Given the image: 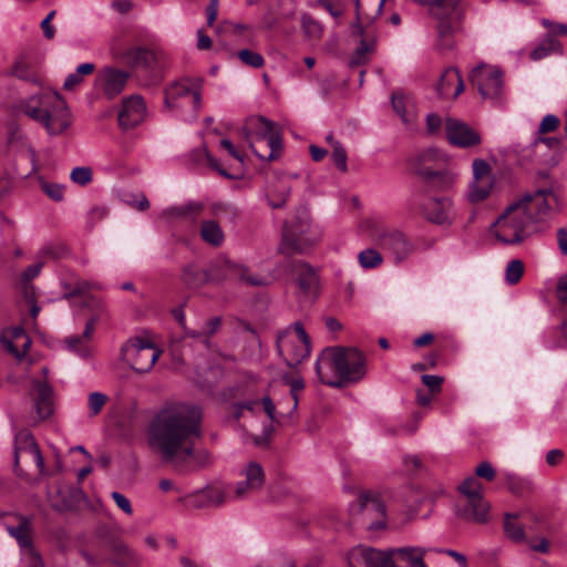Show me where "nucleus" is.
<instances>
[{
	"label": "nucleus",
	"instance_id": "f257e3e1",
	"mask_svg": "<svg viewBox=\"0 0 567 567\" xmlns=\"http://www.w3.org/2000/svg\"><path fill=\"white\" fill-rule=\"evenodd\" d=\"M203 413L198 405L184 402L166 403L148 425V444L166 463L178 471L197 470L209 460L205 450H196L202 435Z\"/></svg>",
	"mask_w": 567,
	"mask_h": 567
},
{
	"label": "nucleus",
	"instance_id": "f03ea898",
	"mask_svg": "<svg viewBox=\"0 0 567 567\" xmlns=\"http://www.w3.org/2000/svg\"><path fill=\"white\" fill-rule=\"evenodd\" d=\"M557 208L551 186L538 188L509 204L491 226V233L502 244H520L539 231Z\"/></svg>",
	"mask_w": 567,
	"mask_h": 567
},
{
	"label": "nucleus",
	"instance_id": "7ed1b4c3",
	"mask_svg": "<svg viewBox=\"0 0 567 567\" xmlns=\"http://www.w3.org/2000/svg\"><path fill=\"white\" fill-rule=\"evenodd\" d=\"M19 110L41 124L51 136L63 134L72 124L70 110L56 92H42L22 100Z\"/></svg>",
	"mask_w": 567,
	"mask_h": 567
},
{
	"label": "nucleus",
	"instance_id": "20e7f679",
	"mask_svg": "<svg viewBox=\"0 0 567 567\" xmlns=\"http://www.w3.org/2000/svg\"><path fill=\"white\" fill-rule=\"evenodd\" d=\"M221 279L239 280L254 287L267 286L270 282L268 277L251 275L244 265L230 261L214 266L210 270L203 269L195 264H188L183 267L181 275V280L190 289H198L209 281Z\"/></svg>",
	"mask_w": 567,
	"mask_h": 567
},
{
	"label": "nucleus",
	"instance_id": "39448f33",
	"mask_svg": "<svg viewBox=\"0 0 567 567\" xmlns=\"http://www.w3.org/2000/svg\"><path fill=\"white\" fill-rule=\"evenodd\" d=\"M244 132L257 157L268 162L279 158L284 147L282 137L272 121L262 116L249 117Z\"/></svg>",
	"mask_w": 567,
	"mask_h": 567
},
{
	"label": "nucleus",
	"instance_id": "423d86ee",
	"mask_svg": "<svg viewBox=\"0 0 567 567\" xmlns=\"http://www.w3.org/2000/svg\"><path fill=\"white\" fill-rule=\"evenodd\" d=\"M462 0H424L429 13L436 20V42L440 51L454 48V33L460 29L462 14L460 4Z\"/></svg>",
	"mask_w": 567,
	"mask_h": 567
},
{
	"label": "nucleus",
	"instance_id": "0eeeda50",
	"mask_svg": "<svg viewBox=\"0 0 567 567\" xmlns=\"http://www.w3.org/2000/svg\"><path fill=\"white\" fill-rule=\"evenodd\" d=\"M321 239V231L315 225L307 212L298 214L293 220L286 224L282 231L280 251L287 255L303 254Z\"/></svg>",
	"mask_w": 567,
	"mask_h": 567
},
{
	"label": "nucleus",
	"instance_id": "6e6552de",
	"mask_svg": "<svg viewBox=\"0 0 567 567\" xmlns=\"http://www.w3.org/2000/svg\"><path fill=\"white\" fill-rule=\"evenodd\" d=\"M277 348L289 367H297L310 354V338L302 323L297 321L277 338Z\"/></svg>",
	"mask_w": 567,
	"mask_h": 567
},
{
	"label": "nucleus",
	"instance_id": "1a4fd4ad",
	"mask_svg": "<svg viewBox=\"0 0 567 567\" xmlns=\"http://www.w3.org/2000/svg\"><path fill=\"white\" fill-rule=\"evenodd\" d=\"M200 83L188 78L169 84L165 90V107L171 111L189 110L193 117L202 106Z\"/></svg>",
	"mask_w": 567,
	"mask_h": 567
},
{
	"label": "nucleus",
	"instance_id": "9d476101",
	"mask_svg": "<svg viewBox=\"0 0 567 567\" xmlns=\"http://www.w3.org/2000/svg\"><path fill=\"white\" fill-rule=\"evenodd\" d=\"M161 354L162 350L146 337H136L131 339L122 348L123 360L138 373H146L151 371Z\"/></svg>",
	"mask_w": 567,
	"mask_h": 567
},
{
	"label": "nucleus",
	"instance_id": "9b49d317",
	"mask_svg": "<svg viewBox=\"0 0 567 567\" xmlns=\"http://www.w3.org/2000/svg\"><path fill=\"white\" fill-rule=\"evenodd\" d=\"M371 237L381 249L392 256L396 265L402 264L417 249L415 241L410 240L402 231L396 229H375Z\"/></svg>",
	"mask_w": 567,
	"mask_h": 567
},
{
	"label": "nucleus",
	"instance_id": "f8f14e48",
	"mask_svg": "<svg viewBox=\"0 0 567 567\" xmlns=\"http://www.w3.org/2000/svg\"><path fill=\"white\" fill-rule=\"evenodd\" d=\"M470 81L477 87L482 97L501 101L504 92L503 72L494 65L480 64L470 74Z\"/></svg>",
	"mask_w": 567,
	"mask_h": 567
},
{
	"label": "nucleus",
	"instance_id": "ddd939ff",
	"mask_svg": "<svg viewBox=\"0 0 567 567\" xmlns=\"http://www.w3.org/2000/svg\"><path fill=\"white\" fill-rule=\"evenodd\" d=\"M352 515H362L370 529H380L384 526L385 507L380 495L372 492L361 493L358 499L350 505Z\"/></svg>",
	"mask_w": 567,
	"mask_h": 567
},
{
	"label": "nucleus",
	"instance_id": "4468645a",
	"mask_svg": "<svg viewBox=\"0 0 567 567\" xmlns=\"http://www.w3.org/2000/svg\"><path fill=\"white\" fill-rule=\"evenodd\" d=\"M340 347L326 348L316 360L315 369L321 383L332 388H343Z\"/></svg>",
	"mask_w": 567,
	"mask_h": 567
},
{
	"label": "nucleus",
	"instance_id": "2eb2a0df",
	"mask_svg": "<svg viewBox=\"0 0 567 567\" xmlns=\"http://www.w3.org/2000/svg\"><path fill=\"white\" fill-rule=\"evenodd\" d=\"M131 74L115 66H104L96 73L95 87L107 99H114L125 89Z\"/></svg>",
	"mask_w": 567,
	"mask_h": 567
},
{
	"label": "nucleus",
	"instance_id": "dca6fc26",
	"mask_svg": "<svg viewBox=\"0 0 567 567\" xmlns=\"http://www.w3.org/2000/svg\"><path fill=\"white\" fill-rule=\"evenodd\" d=\"M341 372L344 386L360 382L367 373V359L355 348L340 347Z\"/></svg>",
	"mask_w": 567,
	"mask_h": 567
},
{
	"label": "nucleus",
	"instance_id": "f3484780",
	"mask_svg": "<svg viewBox=\"0 0 567 567\" xmlns=\"http://www.w3.org/2000/svg\"><path fill=\"white\" fill-rule=\"evenodd\" d=\"M460 492L467 497L472 518L476 523H486L489 504L483 497V486L475 477H468L460 485Z\"/></svg>",
	"mask_w": 567,
	"mask_h": 567
},
{
	"label": "nucleus",
	"instance_id": "a211bd4d",
	"mask_svg": "<svg viewBox=\"0 0 567 567\" xmlns=\"http://www.w3.org/2000/svg\"><path fill=\"white\" fill-rule=\"evenodd\" d=\"M445 135L451 145L460 148H470L482 143L477 131L456 118H446Z\"/></svg>",
	"mask_w": 567,
	"mask_h": 567
},
{
	"label": "nucleus",
	"instance_id": "6ab92c4d",
	"mask_svg": "<svg viewBox=\"0 0 567 567\" xmlns=\"http://www.w3.org/2000/svg\"><path fill=\"white\" fill-rule=\"evenodd\" d=\"M27 456L34 462L40 474H45L44 460L33 435L22 430L14 436V467L18 468L21 458Z\"/></svg>",
	"mask_w": 567,
	"mask_h": 567
},
{
	"label": "nucleus",
	"instance_id": "aec40b11",
	"mask_svg": "<svg viewBox=\"0 0 567 567\" xmlns=\"http://www.w3.org/2000/svg\"><path fill=\"white\" fill-rule=\"evenodd\" d=\"M241 476L244 477L239 481L234 489L235 499H243L260 489L265 482V473L262 466L257 462L247 463L241 472Z\"/></svg>",
	"mask_w": 567,
	"mask_h": 567
},
{
	"label": "nucleus",
	"instance_id": "412c9836",
	"mask_svg": "<svg viewBox=\"0 0 567 567\" xmlns=\"http://www.w3.org/2000/svg\"><path fill=\"white\" fill-rule=\"evenodd\" d=\"M146 116V105L142 96L132 95L123 101L118 113V124L128 130L141 124Z\"/></svg>",
	"mask_w": 567,
	"mask_h": 567
},
{
	"label": "nucleus",
	"instance_id": "4be33fe9",
	"mask_svg": "<svg viewBox=\"0 0 567 567\" xmlns=\"http://www.w3.org/2000/svg\"><path fill=\"white\" fill-rule=\"evenodd\" d=\"M126 61L134 66H143L148 70H155L164 60L165 53L158 48H131L125 52Z\"/></svg>",
	"mask_w": 567,
	"mask_h": 567
},
{
	"label": "nucleus",
	"instance_id": "5701e85b",
	"mask_svg": "<svg viewBox=\"0 0 567 567\" xmlns=\"http://www.w3.org/2000/svg\"><path fill=\"white\" fill-rule=\"evenodd\" d=\"M452 200L447 197H432L422 205L423 216L435 224H446L452 220Z\"/></svg>",
	"mask_w": 567,
	"mask_h": 567
},
{
	"label": "nucleus",
	"instance_id": "b1692460",
	"mask_svg": "<svg viewBox=\"0 0 567 567\" xmlns=\"http://www.w3.org/2000/svg\"><path fill=\"white\" fill-rule=\"evenodd\" d=\"M3 348L21 361L31 346V339L21 327L6 331L1 338Z\"/></svg>",
	"mask_w": 567,
	"mask_h": 567
},
{
	"label": "nucleus",
	"instance_id": "393cba45",
	"mask_svg": "<svg viewBox=\"0 0 567 567\" xmlns=\"http://www.w3.org/2000/svg\"><path fill=\"white\" fill-rule=\"evenodd\" d=\"M415 171L431 188L436 190H447L452 188L457 179V174L449 169L435 171L426 165H420L415 167Z\"/></svg>",
	"mask_w": 567,
	"mask_h": 567
},
{
	"label": "nucleus",
	"instance_id": "a878e982",
	"mask_svg": "<svg viewBox=\"0 0 567 567\" xmlns=\"http://www.w3.org/2000/svg\"><path fill=\"white\" fill-rule=\"evenodd\" d=\"M436 91L442 97L456 99L464 91V82L456 68H447L441 75Z\"/></svg>",
	"mask_w": 567,
	"mask_h": 567
},
{
	"label": "nucleus",
	"instance_id": "bb28decb",
	"mask_svg": "<svg viewBox=\"0 0 567 567\" xmlns=\"http://www.w3.org/2000/svg\"><path fill=\"white\" fill-rule=\"evenodd\" d=\"M204 203L188 202L182 205L171 206L162 212V217L167 220L188 219L195 221L204 210Z\"/></svg>",
	"mask_w": 567,
	"mask_h": 567
},
{
	"label": "nucleus",
	"instance_id": "cd10ccee",
	"mask_svg": "<svg viewBox=\"0 0 567 567\" xmlns=\"http://www.w3.org/2000/svg\"><path fill=\"white\" fill-rule=\"evenodd\" d=\"M35 410L41 420L49 417L53 412L52 388L42 381L34 382Z\"/></svg>",
	"mask_w": 567,
	"mask_h": 567
},
{
	"label": "nucleus",
	"instance_id": "c85d7f7f",
	"mask_svg": "<svg viewBox=\"0 0 567 567\" xmlns=\"http://www.w3.org/2000/svg\"><path fill=\"white\" fill-rule=\"evenodd\" d=\"M95 318H91L86 324L83 333L81 336H73L65 339V344L68 348L79 355L86 358L90 355V347L89 341L91 340L93 332L95 330Z\"/></svg>",
	"mask_w": 567,
	"mask_h": 567
},
{
	"label": "nucleus",
	"instance_id": "c756f323",
	"mask_svg": "<svg viewBox=\"0 0 567 567\" xmlns=\"http://www.w3.org/2000/svg\"><path fill=\"white\" fill-rule=\"evenodd\" d=\"M260 409L265 411L271 422L277 421L276 406L269 396H264L261 400H247L236 405L235 417L239 419L243 415V410L257 413Z\"/></svg>",
	"mask_w": 567,
	"mask_h": 567
},
{
	"label": "nucleus",
	"instance_id": "7c9ffc66",
	"mask_svg": "<svg viewBox=\"0 0 567 567\" xmlns=\"http://www.w3.org/2000/svg\"><path fill=\"white\" fill-rule=\"evenodd\" d=\"M6 530L17 540L20 549L33 544L31 520L25 516L19 515L18 524L6 525Z\"/></svg>",
	"mask_w": 567,
	"mask_h": 567
},
{
	"label": "nucleus",
	"instance_id": "2f4dec72",
	"mask_svg": "<svg viewBox=\"0 0 567 567\" xmlns=\"http://www.w3.org/2000/svg\"><path fill=\"white\" fill-rule=\"evenodd\" d=\"M199 235L202 240L212 247H220L225 241V234L220 225L213 219L202 221Z\"/></svg>",
	"mask_w": 567,
	"mask_h": 567
},
{
	"label": "nucleus",
	"instance_id": "473e14b6",
	"mask_svg": "<svg viewBox=\"0 0 567 567\" xmlns=\"http://www.w3.org/2000/svg\"><path fill=\"white\" fill-rule=\"evenodd\" d=\"M526 518V514L506 513L504 517V532L508 538L516 543L525 540L524 524L522 519Z\"/></svg>",
	"mask_w": 567,
	"mask_h": 567
},
{
	"label": "nucleus",
	"instance_id": "72a5a7b5",
	"mask_svg": "<svg viewBox=\"0 0 567 567\" xmlns=\"http://www.w3.org/2000/svg\"><path fill=\"white\" fill-rule=\"evenodd\" d=\"M495 181L472 179L467 187L466 197L471 204L487 199L494 188Z\"/></svg>",
	"mask_w": 567,
	"mask_h": 567
},
{
	"label": "nucleus",
	"instance_id": "f704fd0d",
	"mask_svg": "<svg viewBox=\"0 0 567 567\" xmlns=\"http://www.w3.org/2000/svg\"><path fill=\"white\" fill-rule=\"evenodd\" d=\"M226 494L218 487H207L194 495L196 506H219L224 504Z\"/></svg>",
	"mask_w": 567,
	"mask_h": 567
},
{
	"label": "nucleus",
	"instance_id": "c9c22d12",
	"mask_svg": "<svg viewBox=\"0 0 567 567\" xmlns=\"http://www.w3.org/2000/svg\"><path fill=\"white\" fill-rule=\"evenodd\" d=\"M391 102L393 110L401 117L402 122L408 126H412L415 122L416 114L414 107L408 104L404 95L401 93H393Z\"/></svg>",
	"mask_w": 567,
	"mask_h": 567
},
{
	"label": "nucleus",
	"instance_id": "e433bc0d",
	"mask_svg": "<svg viewBox=\"0 0 567 567\" xmlns=\"http://www.w3.org/2000/svg\"><path fill=\"white\" fill-rule=\"evenodd\" d=\"M394 555L409 563L411 567H427L424 563V555L427 551L423 547H401L393 549Z\"/></svg>",
	"mask_w": 567,
	"mask_h": 567
},
{
	"label": "nucleus",
	"instance_id": "4c0bfd02",
	"mask_svg": "<svg viewBox=\"0 0 567 567\" xmlns=\"http://www.w3.org/2000/svg\"><path fill=\"white\" fill-rule=\"evenodd\" d=\"M298 285L306 293H311L317 289L318 278L315 270L306 264L298 265Z\"/></svg>",
	"mask_w": 567,
	"mask_h": 567
},
{
	"label": "nucleus",
	"instance_id": "58836bf2",
	"mask_svg": "<svg viewBox=\"0 0 567 567\" xmlns=\"http://www.w3.org/2000/svg\"><path fill=\"white\" fill-rule=\"evenodd\" d=\"M94 70H95L94 63L87 62V63L80 64L76 68L75 72L69 74L65 78L64 83H63V89L66 91L75 90L83 82V78L85 75L92 74L94 72Z\"/></svg>",
	"mask_w": 567,
	"mask_h": 567
},
{
	"label": "nucleus",
	"instance_id": "ea45409f",
	"mask_svg": "<svg viewBox=\"0 0 567 567\" xmlns=\"http://www.w3.org/2000/svg\"><path fill=\"white\" fill-rule=\"evenodd\" d=\"M290 194V186L286 181H278L276 185H274V188L268 194V204L272 208H280L282 207Z\"/></svg>",
	"mask_w": 567,
	"mask_h": 567
},
{
	"label": "nucleus",
	"instance_id": "a19ab883",
	"mask_svg": "<svg viewBox=\"0 0 567 567\" xmlns=\"http://www.w3.org/2000/svg\"><path fill=\"white\" fill-rule=\"evenodd\" d=\"M111 559L121 567H128L137 561L134 553L122 543L114 544Z\"/></svg>",
	"mask_w": 567,
	"mask_h": 567
},
{
	"label": "nucleus",
	"instance_id": "79ce46f5",
	"mask_svg": "<svg viewBox=\"0 0 567 567\" xmlns=\"http://www.w3.org/2000/svg\"><path fill=\"white\" fill-rule=\"evenodd\" d=\"M551 52H561V44L553 35H548L530 52V59L534 61L542 60Z\"/></svg>",
	"mask_w": 567,
	"mask_h": 567
},
{
	"label": "nucleus",
	"instance_id": "37998d69",
	"mask_svg": "<svg viewBox=\"0 0 567 567\" xmlns=\"http://www.w3.org/2000/svg\"><path fill=\"white\" fill-rule=\"evenodd\" d=\"M358 261L363 269H373L382 264L383 257L377 249L365 248L358 254Z\"/></svg>",
	"mask_w": 567,
	"mask_h": 567
},
{
	"label": "nucleus",
	"instance_id": "c03bdc74",
	"mask_svg": "<svg viewBox=\"0 0 567 567\" xmlns=\"http://www.w3.org/2000/svg\"><path fill=\"white\" fill-rule=\"evenodd\" d=\"M23 567H43L44 563L34 544L20 549Z\"/></svg>",
	"mask_w": 567,
	"mask_h": 567
},
{
	"label": "nucleus",
	"instance_id": "a18cd8bd",
	"mask_svg": "<svg viewBox=\"0 0 567 567\" xmlns=\"http://www.w3.org/2000/svg\"><path fill=\"white\" fill-rule=\"evenodd\" d=\"M210 213L216 218L235 220L238 216L236 206L229 203L216 202L210 205Z\"/></svg>",
	"mask_w": 567,
	"mask_h": 567
},
{
	"label": "nucleus",
	"instance_id": "49530a36",
	"mask_svg": "<svg viewBox=\"0 0 567 567\" xmlns=\"http://www.w3.org/2000/svg\"><path fill=\"white\" fill-rule=\"evenodd\" d=\"M472 179L494 181L491 165L483 158H474L472 162Z\"/></svg>",
	"mask_w": 567,
	"mask_h": 567
},
{
	"label": "nucleus",
	"instance_id": "de8ad7c7",
	"mask_svg": "<svg viewBox=\"0 0 567 567\" xmlns=\"http://www.w3.org/2000/svg\"><path fill=\"white\" fill-rule=\"evenodd\" d=\"M301 27L309 39H319L322 35L321 24L309 14L301 16Z\"/></svg>",
	"mask_w": 567,
	"mask_h": 567
},
{
	"label": "nucleus",
	"instance_id": "09e8293b",
	"mask_svg": "<svg viewBox=\"0 0 567 567\" xmlns=\"http://www.w3.org/2000/svg\"><path fill=\"white\" fill-rule=\"evenodd\" d=\"M524 274V264L519 259L511 260L505 269V280L508 285H516Z\"/></svg>",
	"mask_w": 567,
	"mask_h": 567
},
{
	"label": "nucleus",
	"instance_id": "8fccbe9b",
	"mask_svg": "<svg viewBox=\"0 0 567 567\" xmlns=\"http://www.w3.org/2000/svg\"><path fill=\"white\" fill-rule=\"evenodd\" d=\"M506 484L509 491L515 494H523L532 489V482L528 478L515 474H506Z\"/></svg>",
	"mask_w": 567,
	"mask_h": 567
},
{
	"label": "nucleus",
	"instance_id": "3c124183",
	"mask_svg": "<svg viewBox=\"0 0 567 567\" xmlns=\"http://www.w3.org/2000/svg\"><path fill=\"white\" fill-rule=\"evenodd\" d=\"M221 327V318L213 317L205 321L200 328V333L203 334V343L209 348L210 347V338L217 333V331Z\"/></svg>",
	"mask_w": 567,
	"mask_h": 567
},
{
	"label": "nucleus",
	"instance_id": "603ef678",
	"mask_svg": "<svg viewBox=\"0 0 567 567\" xmlns=\"http://www.w3.org/2000/svg\"><path fill=\"white\" fill-rule=\"evenodd\" d=\"M42 192L52 200L61 202L64 198V186L56 183H50L43 178L39 179Z\"/></svg>",
	"mask_w": 567,
	"mask_h": 567
},
{
	"label": "nucleus",
	"instance_id": "864d4df0",
	"mask_svg": "<svg viewBox=\"0 0 567 567\" xmlns=\"http://www.w3.org/2000/svg\"><path fill=\"white\" fill-rule=\"evenodd\" d=\"M237 55L244 64L255 69H259L265 64L262 55L249 49L240 50Z\"/></svg>",
	"mask_w": 567,
	"mask_h": 567
},
{
	"label": "nucleus",
	"instance_id": "5fc2aeb1",
	"mask_svg": "<svg viewBox=\"0 0 567 567\" xmlns=\"http://www.w3.org/2000/svg\"><path fill=\"white\" fill-rule=\"evenodd\" d=\"M11 74L22 80H32L33 76L27 56L21 55L16 60L12 65Z\"/></svg>",
	"mask_w": 567,
	"mask_h": 567
},
{
	"label": "nucleus",
	"instance_id": "6e6d98bb",
	"mask_svg": "<svg viewBox=\"0 0 567 567\" xmlns=\"http://www.w3.org/2000/svg\"><path fill=\"white\" fill-rule=\"evenodd\" d=\"M107 402V396L101 392H92L89 395L87 399V406L90 411L91 416L97 415L102 409L104 408L105 403Z\"/></svg>",
	"mask_w": 567,
	"mask_h": 567
},
{
	"label": "nucleus",
	"instance_id": "4d7b16f0",
	"mask_svg": "<svg viewBox=\"0 0 567 567\" xmlns=\"http://www.w3.org/2000/svg\"><path fill=\"white\" fill-rule=\"evenodd\" d=\"M332 159L336 164V166L341 171V172H347L348 169V165H347V159H348V156H347V152L344 150V147L341 145L340 142L338 141H333V147H332Z\"/></svg>",
	"mask_w": 567,
	"mask_h": 567
},
{
	"label": "nucleus",
	"instance_id": "13d9d810",
	"mask_svg": "<svg viewBox=\"0 0 567 567\" xmlns=\"http://www.w3.org/2000/svg\"><path fill=\"white\" fill-rule=\"evenodd\" d=\"M70 178L73 183L84 186L92 181V169L85 166L74 167Z\"/></svg>",
	"mask_w": 567,
	"mask_h": 567
},
{
	"label": "nucleus",
	"instance_id": "bf43d9fd",
	"mask_svg": "<svg viewBox=\"0 0 567 567\" xmlns=\"http://www.w3.org/2000/svg\"><path fill=\"white\" fill-rule=\"evenodd\" d=\"M290 386V396L292 400L291 412L296 411L299 403V393L305 388V382L301 378L289 379L286 381Z\"/></svg>",
	"mask_w": 567,
	"mask_h": 567
},
{
	"label": "nucleus",
	"instance_id": "052dcab7",
	"mask_svg": "<svg viewBox=\"0 0 567 567\" xmlns=\"http://www.w3.org/2000/svg\"><path fill=\"white\" fill-rule=\"evenodd\" d=\"M373 49V43L362 40L351 58L352 65H360L367 62V55Z\"/></svg>",
	"mask_w": 567,
	"mask_h": 567
},
{
	"label": "nucleus",
	"instance_id": "680f3d73",
	"mask_svg": "<svg viewBox=\"0 0 567 567\" xmlns=\"http://www.w3.org/2000/svg\"><path fill=\"white\" fill-rule=\"evenodd\" d=\"M559 123L560 121L558 116L554 114H547L546 116L543 117L539 124L538 133L544 134L554 132L558 127Z\"/></svg>",
	"mask_w": 567,
	"mask_h": 567
},
{
	"label": "nucleus",
	"instance_id": "e2e57ef3",
	"mask_svg": "<svg viewBox=\"0 0 567 567\" xmlns=\"http://www.w3.org/2000/svg\"><path fill=\"white\" fill-rule=\"evenodd\" d=\"M111 497L115 502L117 507L120 509H122L125 514H127V515L133 514V508H132L131 502L126 496H124L120 492H112Z\"/></svg>",
	"mask_w": 567,
	"mask_h": 567
},
{
	"label": "nucleus",
	"instance_id": "0e129e2a",
	"mask_svg": "<svg viewBox=\"0 0 567 567\" xmlns=\"http://www.w3.org/2000/svg\"><path fill=\"white\" fill-rule=\"evenodd\" d=\"M475 473L478 477H482L486 481H493L495 477V470L488 462H482L475 468Z\"/></svg>",
	"mask_w": 567,
	"mask_h": 567
},
{
	"label": "nucleus",
	"instance_id": "69168bd1",
	"mask_svg": "<svg viewBox=\"0 0 567 567\" xmlns=\"http://www.w3.org/2000/svg\"><path fill=\"white\" fill-rule=\"evenodd\" d=\"M421 380H422V383L430 389V391L439 392L441 390V385L443 382V379L441 377L423 374Z\"/></svg>",
	"mask_w": 567,
	"mask_h": 567
},
{
	"label": "nucleus",
	"instance_id": "338daca9",
	"mask_svg": "<svg viewBox=\"0 0 567 567\" xmlns=\"http://www.w3.org/2000/svg\"><path fill=\"white\" fill-rule=\"evenodd\" d=\"M442 126V120L437 114L431 113L426 116V130L430 134H436Z\"/></svg>",
	"mask_w": 567,
	"mask_h": 567
},
{
	"label": "nucleus",
	"instance_id": "774afa93",
	"mask_svg": "<svg viewBox=\"0 0 567 567\" xmlns=\"http://www.w3.org/2000/svg\"><path fill=\"white\" fill-rule=\"evenodd\" d=\"M43 267V262H37L34 265L29 266L23 272H22V281L24 284H29L32 279H34L41 271Z\"/></svg>",
	"mask_w": 567,
	"mask_h": 567
}]
</instances>
